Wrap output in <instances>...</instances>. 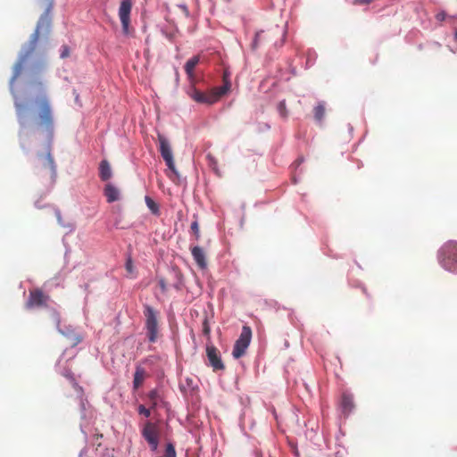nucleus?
<instances>
[{"label": "nucleus", "mask_w": 457, "mask_h": 457, "mask_svg": "<svg viewBox=\"0 0 457 457\" xmlns=\"http://www.w3.org/2000/svg\"><path fill=\"white\" fill-rule=\"evenodd\" d=\"M202 331H203L204 335H205V336L210 335L211 329H210V326H209L207 318H204V320H203Z\"/></svg>", "instance_id": "nucleus-23"}, {"label": "nucleus", "mask_w": 457, "mask_h": 457, "mask_svg": "<svg viewBox=\"0 0 457 457\" xmlns=\"http://www.w3.org/2000/svg\"><path fill=\"white\" fill-rule=\"evenodd\" d=\"M142 436L148 443L152 451H156L159 445V428L155 423L147 421L141 429Z\"/></svg>", "instance_id": "nucleus-9"}, {"label": "nucleus", "mask_w": 457, "mask_h": 457, "mask_svg": "<svg viewBox=\"0 0 457 457\" xmlns=\"http://www.w3.org/2000/svg\"><path fill=\"white\" fill-rule=\"evenodd\" d=\"M104 195L108 203H113L120 200V193L118 187L112 183H107L104 189Z\"/></svg>", "instance_id": "nucleus-15"}, {"label": "nucleus", "mask_w": 457, "mask_h": 457, "mask_svg": "<svg viewBox=\"0 0 457 457\" xmlns=\"http://www.w3.org/2000/svg\"><path fill=\"white\" fill-rule=\"evenodd\" d=\"M191 230L195 234V238L199 239L200 237V230H199V225L197 221H194L191 224Z\"/></svg>", "instance_id": "nucleus-24"}, {"label": "nucleus", "mask_w": 457, "mask_h": 457, "mask_svg": "<svg viewBox=\"0 0 457 457\" xmlns=\"http://www.w3.org/2000/svg\"><path fill=\"white\" fill-rule=\"evenodd\" d=\"M325 104L323 102H320L317 104V106L314 107L313 112H314V118L317 121L321 122L324 116H325Z\"/></svg>", "instance_id": "nucleus-20"}, {"label": "nucleus", "mask_w": 457, "mask_h": 457, "mask_svg": "<svg viewBox=\"0 0 457 457\" xmlns=\"http://www.w3.org/2000/svg\"><path fill=\"white\" fill-rule=\"evenodd\" d=\"M437 20L443 21L445 19V13L441 12L436 15Z\"/></svg>", "instance_id": "nucleus-29"}, {"label": "nucleus", "mask_w": 457, "mask_h": 457, "mask_svg": "<svg viewBox=\"0 0 457 457\" xmlns=\"http://www.w3.org/2000/svg\"><path fill=\"white\" fill-rule=\"evenodd\" d=\"M285 36L286 30L279 28L278 26H275L274 28H271L266 31L262 30L255 34L252 47L253 49H255L260 44L263 42L273 43L276 46H282L284 43Z\"/></svg>", "instance_id": "nucleus-7"}, {"label": "nucleus", "mask_w": 457, "mask_h": 457, "mask_svg": "<svg viewBox=\"0 0 457 457\" xmlns=\"http://www.w3.org/2000/svg\"><path fill=\"white\" fill-rule=\"evenodd\" d=\"M206 355L209 365L212 368L213 371L223 370L225 369L219 350L214 345H207Z\"/></svg>", "instance_id": "nucleus-13"}, {"label": "nucleus", "mask_w": 457, "mask_h": 457, "mask_svg": "<svg viewBox=\"0 0 457 457\" xmlns=\"http://www.w3.org/2000/svg\"><path fill=\"white\" fill-rule=\"evenodd\" d=\"M191 253L197 266L201 270H204L207 267V262L204 249L200 246H194L191 248Z\"/></svg>", "instance_id": "nucleus-14"}, {"label": "nucleus", "mask_w": 457, "mask_h": 457, "mask_svg": "<svg viewBox=\"0 0 457 457\" xmlns=\"http://www.w3.org/2000/svg\"><path fill=\"white\" fill-rule=\"evenodd\" d=\"M18 122L21 127L27 128L31 120V126L35 131L46 134L51 138L54 133V118L50 102L45 96L35 98L30 105L22 102H14Z\"/></svg>", "instance_id": "nucleus-1"}, {"label": "nucleus", "mask_w": 457, "mask_h": 457, "mask_svg": "<svg viewBox=\"0 0 457 457\" xmlns=\"http://www.w3.org/2000/svg\"><path fill=\"white\" fill-rule=\"evenodd\" d=\"M145 378V370L137 366L136 368V371L134 374V379H133V387L135 390L138 389L144 383V380Z\"/></svg>", "instance_id": "nucleus-18"}, {"label": "nucleus", "mask_w": 457, "mask_h": 457, "mask_svg": "<svg viewBox=\"0 0 457 457\" xmlns=\"http://www.w3.org/2000/svg\"><path fill=\"white\" fill-rule=\"evenodd\" d=\"M125 268H126V270L130 273V274H133L134 273V265H133V262L131 260V258H129L126 262V265H125Z\"/></svg>", "instance_id": "nucleus-25"}, {"label": "nucleus", "mask_w": 457, "mask_h": 457, "mask_svg": "<svg viewBox=\"0 0 457 457\" xmlns=\"http://www.w3.org/2000/svg\"><path fill=\"white\" fill-rule=\"evenodd\" d=\"M438 260L444 269L457 272V241L445 243L439 250Z\"/></svg>", "instance_id": "nucleus-5"}, {"label": "nucleus", "mask_w": 457, "mask_h": 457, "mask_svg": "<svg viewBox=\"0 0 457 457\" xmlns=\"http://www.w3.org/2000/svg\"><path fill=\"white\" fill-rule=\"evenodd\" d=\"M34 172L46 189H51L55 184L57 177L56 165L51 154L50 146L47 147L46 153L37 155L34 163Z\"/></svg>", "instance_id": "nucleus-3"}, {"label": "nucleus", "mask_w": 457, "mask_h": 457, "mask_svg": "<svg viewBox=\"0 0 457 457\" xmlns=\"http://www.w3.org/2000/svg\"><path fill=\"white\" fill-rule=\"evenodd\" d=\"M154 395H155V393H154V392H151V394H150V397H151V398H154Z\"/></svg>", "instance_id": "nucleus-30"}, {"label": "nucleus", "mask_w": 457, "mask_h": 457, "mask_svg": "<svg viewBox=\"0 0 457 457\" xmlns=\"http://www.w3.org/2000/svg\"><path fill=\"white\" fill-rule=\"evenodd\" d=\"M132 5V0H120L118 14L121 22L122 32L125 35L129 34L130 13Z\"/></svg>", "instance_id": "nucleus-11"}, {"label": "nucleus", "mask_w": 457, "mask_h": 457, "mask_svg": "<svg viewBox=\"0 0 457 457\" xmlns=\"http://www.w3.org/2000/svg\"><path fill=\"white\" fill-rule=\"evenodd\" d=\"M145 204H146V206L149 208V210L151 211V212L154 215H160V208H159V205L150 197V196H145Z\"/></svg>", "instance_id": "nucleus-21"}, {"label": "nucleus", "mask_w": 457, "mask_h": 457, "mask_svg": "<svg viewBox=\"0 0 457 457\" xmlns=\"http://www.w3.org/2000/svg\"><path fill=\"white\" fill-rule=\"evenodd\" d=\"M145 329L148 341L155 343L160 337L159 312L154 307L144 305Z\"/></svg>", "instance_id": "nucleus-4"}, {"label": "nucleus", "mask_w": 457, "mask_h": 457, "mask_svg": "<svg viewBox=\"0 0 457 457\" xmlns=\"http://www.w3.org/2000/svg\"><path fill=\"white\" fill-rule=\"evenodd\" d=\"M112 173L110 163L106 160L101 161L99 164V177L103 181H107L111 179Z\"/></svg>", "instance_id": "nucleus-17"}, {"label": "nucleus", "mask_w": 457, "mask_h": 457, "mask_svg": "<svg viewBox=\"0 0 457 457\" xmlns=\"http://www.w3.org/2000/svg\"><path fill=\"white\" fill-rule=\"evenodd\" d=\"M138 412H139V414H142L146 418H148L151 415L150 410L145 408L144 405H139Z\"/></svg>", "instance_id": "nucleus-26"}, {"label": "nucleus", "mask_w": 457, "mask_h": 457, "mask_svg": "<svg viewBox=\"0 0 457 457\" xmlns=\"http://www.w3.org/2000/svg\"><path fill=\"white\" fill-rule=\"evenodd\" d=\"M51 7H52V2L50 3L49 7L46 11V12L44 14H42L41 17L39 18L37 27H36V29L30 37L29 42L23 48L17 62L15 63V65L13 67V75L11 79L12 84L22 73L24 65L34 54L36 48H37V41H38L41 34H44V35L49 34L50 28H51V18L49 16V10Z\"/></svg>", "instance_id": "nucleus-2"}, {"label": "nucleus", "mask_w": 457, "mask_h": 457, "mask_svg": "<svg viewBox=\"0 0 457 457\" xmlns=\"http://www.w3.org/2000/svg\"><path fill=\"white\" fill-rule=\"evenodd\" d=\"M48 299L49 296L44 294V292L41 289L36 288L30 290L28 301L25 303V307L28 310L33 308L45 307L47 304Z\"/></svg>", "instance_id": "nucleus-12"}, {"label": "nucleus", "mask_w": 457, "mask_h": 457, "mask_svg": "<svg viewBox=\"0 0 457 457\" xmlns=\"http://www.w3.org/2000/svg\"><path fill=\"white\" fill-rule=\"evenodd\" d=\"M199 62H200L199 55H195L192 58H190L189 60H187L185 64V71H186V73L188 77V79L190 80L191 83H193L195 80L194 71H195V68L196 67V65L199 63Z\"/></svg>", "instance_id": "nucleus-16"}, {"label": "nucleus", "mask_w": 457, "mask_h": 457, "mask_svg": "<svg viewBox=\"0 0 457 457\" xmlns=\"http://www.w3.org/2000/svg\"><path fill=\"white\" fill-rule=\"evenodd\" d=\"M159 151L166 165L173 173H177L173 159L172 150L168 139L162 134H158Z\"/></svg>", "instance_id": "nucleus-10"}, {"label": "nucleus", "mask_w": 457, "mask_h": 457, "mask_svg": "<svg viewBox=\"0 0 457 457\" xmlns=\"http://www.w3.org/2000/svg\"><path fill=\"white\" fill-rule=\"evenodd\" d=\"M158 283H159V287H160L162 292L166 293L167 292V283H166L165 279L162 278H160L158 280Z\"/></svg>", "instance_id": "nucleus-28"}, {"label": "nucleus", "mask_w": 457, "mask_h": 457, "mask_svg": "<svg viewBox=\"0 0 457 457\" xmlns=\"http://www.w3.org/2000/svg\"><path fill=\"white\" fill-rule=\"evenodd\" d=\"M454 39L457 41V29L455 30V33H454Z\"/></svg>", "instance_id": "nucleus-31"}, {"label": "nucleus", "mask_w": 457, "mask_h": 457, "mask_svg": "<svg viewBox=\"0 0 457 457\" xmlns=\"http://www.w3.org/2000/svg\"><path fill=\"white\" fill-rule=\"evenodd\" d=\"M251 338L252 329L248 326H244L242 328L241 334L233 347L232 355L234 358L238 359L245 353V351L250 345Z\"/></svg>", "instance_id": "nucleus-8"}, {"label": "nucleus", "mask_w": 457, "mask_h": 457, "mask_svg": "<svg viewBox=\"0 0 457 457\" xmlns=\"http://www.w3.org/2000/svg\"><path fill=\"white\" fill-rule=\"evenodd\" d=\"M341 406L345 412H350L353 408V399L351 395L343 394Z\"/></svg>", "instance_id": "nucleus-19"}, {"label": "nucleus", "mask_w": 457, "mask_h": 457, "mask_svg": "<svg viewBox=\"0 0 457 457\" xmlns=\"http://www.w3.org/2000/svg\"><path fill=\"white\" fill-rule=\"evenodd\" d=\"M278 112H279L281 117H283V118H287V106H286L285 100L280 101L278 104Z\"/></svg>", "instance_id": "nucleus-22"}, {"label": "nucleus", "mask_w": 457, "mask_h": 457, "mask_svg": "<svg viewBox=\"0 0 457 457\" xmlns=\"http://www.w3.org/2000/svg\"><path fill=\"white\" fill-rule=\"evenodd\" d=\"M70 55V48L68 46H62L61 49V58H67Z\"/></svg>", "instance_id": "nucleus-27"}, {"label": "nucleus", "mask_w": 457, "mask_h": 457, "mask_svg": "<svg viewBox=\"0 0 457 457\" xmlns=\"http://www.w3.org/2000/svg\"><path fill=\"white\" fill-rule=\"evenodd\" d=\"M229 89L228 84L212 88L210 92H202L195 87H192L189 91L190 97L200 104H212L216 103L222 96H224Z\"/></svg>", "instance_id": "nucleus-6"}]
</instances>
